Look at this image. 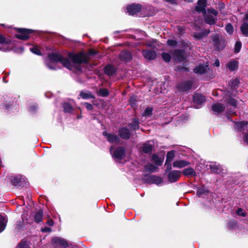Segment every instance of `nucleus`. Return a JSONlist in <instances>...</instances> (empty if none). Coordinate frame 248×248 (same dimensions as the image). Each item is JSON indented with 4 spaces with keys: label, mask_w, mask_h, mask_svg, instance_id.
I'll use <instances>...</instances> for the list:
<instances>
[{
    "label": "nucleus",
    "mask_w": 248,
    "mask_h": 248,
    "mask_svg": "<svg viewBox=\"0 0 248 248\" xmlns=\"http://www.w3.org/2000/svg\"><path fill=\"white\" fill-rule=\"evenodd\" d=\"M50 59L57 62H61L64 67L68 69L73 70L75 69L77 71L81 70L79 64L87 62V57L86 54L80 53L77 54L69 53L68 58L72 62H70L67 58H63L60 55L54 54L50 56Z\"/></svg>",
    "instance_id": "nucleus-1"
},
{
    "label": "nucleus",
    "mask_w": 248,
    "mask_h": 248,
    "mask_svg": "<svg viewBox=\"0 0 248 248\" xmlns=\"http://www.w3.org/2000/svg\"><path fill=\"white\" fill-rule=\"evenodd\" d=\"M217 12L213 9H209L207 13H205V21L206 23L210 25L214 24L216 23Z\"/></svg>",
    "instance_id": "nucleus-2"
},
{
    "label": "nucleus",
    "mask_w": 248,
    "mask_h": 248,
    "mask_svg": "<svg viewBox=\"0 0 248 248\" xmlns=\"http://www.w3.org/2000/svg\"><path fill=\"white\" fill-rule=\"evenodd\" d=\"M31 32V31L26 29L18 28L17 29V33L16 37L21 40H26L29 38V34Z\"/></svg>",
    "instance_id": "nucleus-3"
},
{
    "label": "nucleus",
    "mask_w": 248,
    "mask_h": 248,
    "mask_svg": "<svg viewBox=\"0 0 248 248\" xmlns=\"http://www.w3.org/2000/svg\"><path fill=\"white\" fill-rule=\"evenodd\" d=\"M127 13L130 15H134L141 10V6L139 4H132L126 8Z\"/></svg>",
    "instance_id": "nucleus-4"
},
{
    "label": "nucleus",
    "mask_w": 248,
    "mask_h": 248,
    "mask_svg": "<svg viewBox=\"0 0 248 248\" xmlns=\"http://www.w3.org/2000/svg\"><path fill=\"white\" fill-rule=\"evenodd\" d=\"M181 172L178 170H172L168 174V179L170 182L177 181L180 177Z\"/></svg>",
    "instance_id": "nucleus-5"
},
{
    "label": "nucleus",
    "mask_w": 248,
    "mask_h": 248,
    "mask_svg": "<svg viewBox=\"0 0 248 248\" xmlns=\"http://www.w3.org/2000/svg\"><path fill=\"white\" fill-rule=\"evenodd\" d=\"M213 41L214 45L216 46L217 50H220L224 47V42L219 40V37L218 35L213 36Z\"/></svg>",
    "instance_id": "nucleus-6"
},
{
    "label": "nucleus",
    "mask_w": 248,
    "mask_h": 248,
    "mask_svg": "<svg viewBox=\"0 0 248 248\" xmlns=\"http://www.w3.org/2000/svg\"><path fill=\"white\" fill-rule=\"evenodd\" d=\"M52 242L57 245H60L63 248L68 246L67 242L63 239L55 237L52 238Z\"/></svg>",
    "instance_id": "nucleus-7"
},
{
    "label": "nucleus",
    "mask_w": 248,
    "mask_h": 248,
    "mask_svg": "<svg viewBox=\"0 0 248 248\" xmlns=\"http://www.w3.org/2000/svg\"><path fill=\"white\" fill-rule=\"evenodd\" d=\"M205 101V97L201 94L195 93L193 95V102L197 104V108L202 105Z\"/></svg>",
    "instance_id": "nucleus-8"
},
{
    "label": "nucleus",
    "mask_w": 248,
    "mask_h": 248,
    "mask_svg": "<svg viewBox=\"0 0 248 248\" xmlns=\"http://www.w3.org/2000/svg\"><path fill=\"white\" fill-rule=\"evenodd\" d=\"M103 135L107 137L108 140L111 143H117L119 142V138L114 134H108L106 131L103 132Z\"/></svg>",
    "instance_id": "nucleus-9"
},
{
    "label": "nucleus",
    "mask_w": 248,
    "mask_h": 248,
    "mask_svg": "<svg viewBox=\"0 0 248 248\" xmlns=\"http://www.w3.org/2000/svg\"><path fill=\"white\" fill-rule=\"evenodd\" d=\"M190 164L189 162L183 160H176L173 163V166L174 168H183Z\"/></svg>",
    "instance_id": "nucleus-10"
},
{
    "label": "nucleus",
    "mask_w": 248,
    "mask_h": 248,
    "mask_svg": "<svg viewBox=\"0 0 248 248\" xmlns=\"http://www.w3.org/2000/svg\"><path fill=\"white\" fill-rule=\"evenodd\" d=\"M173 55L176 61L181 62L184 59V52L180 50L174 51Z\"/></svg>",
    "instance_id": "nucleus-11"
},
{
    "label": "nucleus",
    "mask_w": 248,
    "mask_h": 248,
    "mask_svg": "<svg viewBox=\"0 0 248 248\" xmlns=\"http://www.w3.org/2000/svg\"><path fill=\"white\" fill-rule=\"evenodd\" d=\"M212 109L215 113H219L225 109V107L220 103H217L213 105Z\"/></svg>",
    "instance_id": "nucleus-12"
},
{
    "label": "nucleus",
    "mask_w": 248,
    "mask_h": 248,
    "mask_svg": "<svg viewBox=\"0 0 248 248\" xmlns=\"http://www.w3.org/2000/svg\"><path fill=\"white\" fill-rule=\"evenodd\" d=\"M144 57L148 60H153L156 57V53L154 51L143 50Z\"/></svg>",
    "instance_id": "nucleus-13"
},
{
    "label": "nucleus",
    "mask_w": 248,
    "mask_h": 248,
    "mask_svg": "<svg viewBox=\"0 0 248 248\" xmlns=\"http://www.w3.org/2000/svg\"><path fill=\"white\" fill-rule=\"evenodd\" d=\"M206 3V0H199L198 1V5L196 7V10L198 12H205Z\"/></svg>",
    "instance_id": "nucleus-14"
},
{
    "label": "nucleus",
    "mask_w": 248,
    "mask_h": 248,
    "mask_svg": "<svg viewBox=\"0 0 248 248\" xmlns=\"http://www.w3.org/2000/svg\"><path fill=\"white\" fill-rule=\"evenodd\" d=\"M207 67V65H200L194 68V72L196 74H202L206 71Z\"/></svg>",
    "instance_id": "nucleus-15"
},
{
    "label": "nucleus",
    "mask_w": 248,
    "mask_h": 248,
    "mask_svg": "<svg viewBox=\"0 0 248 248\" xmlns=\"http://www.w3.org/2000/svg\"><path fill=\"white\" fill-rule=\"evenodd\" d=\"M124 153V148L122 147L118 148L113 153L114 157L119 159H121Z\"/></svg>",
    "instance_id": "nucleus-16"
},
{
    "label": "nucleus",
    "mask_w": 248,
    "mask_h": 248,
    "mask_svg": "<svg viewBox=\"0 0 248 248\" xmlns=\"http://www.w3.org/2000/svg\"><path fill=\"white\" fill-rule=\"evenodd\" d=\"M248 125V122H241L235 123V128L239 131H242Z\"/></svg>",
    "instance_id": "nucleus-17"
},
{
    "label": "nucleus",
    "mask_w": 248,
    "mask_h": 248,
    "mask_svg": "<svg viewBox=\"0 0 248 248\" xmlns=\"http://www.w3.org/2000/svg\"><path fill=\"white\" fill-rule=\"evenodd\" d=\"M119 135L122 138L127 139L130 136V133L128 129L123 128L119 130Z\"/></svg>",
    "instance_id": "nucleus-18"
},
{
    "label": "nucleus",
    "mask_w": 248,
    "mask_h": 248,
    "mask_svg": "<svg viewBox=\"0 0 248 248\" xmlns=\"http://www.w3.org/2000/svg\"><path fill=\"white\" fill-rule=\"evenodd\" d=\"M120 58L124 61H128L132 59L131 54L128 51H123L120 54Z\"/></svg>",
    "instance_id": "nucleus-19"
},
{
    "label": "nucleus",
    "mask_w": 248,
    "mask_h": 248,
    "mask_svg": "<svg viewBox=\"0 0 248 248\" xmlns=\"http://www.w3.org/2000/svg\"><path fill=\"white\" fill-rule=\"evenodd\" d=\"M43 211L40 210L35 213L34 215V219L36 222L39 223L41 222L43 220Z\"/></svg>",
    "instance_id": "nucleus-20"
},
{
    "label": "nucleus",
    "mask_w": 248,
    "mask_h": 248,
    "mask_svg": "<svg viewBox=\"0 0 248 248\" xmlns=\"http://www.w3.org/2000/svg\"><path fill=\"white\" fill-rule=\"evenodd\" d=\"M183 173L184 175L186 176H194L196 175L195 171L191 168H188L184 169L183 171Z\"/></svg>",
    "instance_id": "nucleus-21"
},
{
    "label": "nucleus",
    "mask_w": 248,
    "mask_h": 248,
    "mask_svg": "<svg viewBox=\"0 0 248 248\" xmlns=\"http://www.w3.org/2000/svg\"><path fill=\"white\" fill-rule=\"evenodd\" d=\"M80 96L83 99L94 98V96L89 91H81L80 93Z\"/></svg>",
    "instance_id": "nucleus-22"
},
{
    "label": "nucleus",
    "mask_w": 248,
    "mask_h": 248,
    "mask_svg": "<svg viewBox=\"0 0 248 248\" xmlns=\"http://www.w3.org/2000/svg\"><path fill=\"white\" fill-rule=\"evenodd\" d=\"M153 149V145L149 142H146L143 144L142 146V151L145 153H150Z\"/></svg>",
    "instance_id": "nucleus-23"
},
{
    "label": "nucleus",
    "mask_w": 248,
    "mask_h": 248,
    "mask_svg": "<svg viewBox=\"0 0 248 248\" xmlns=\"http://www.w3.org/2000/svg\"><path fill=\"white\" fill-rule=\"evenodd\" d=\"M227 67L230 70L234 71L238 67V62L235 61H231L228 63Z\"/></svg>",
    "instance_id": "nucleus-24"
},
{
    "label": "nucleus",
    "mask_w": 248,
    "mask_h": 248,
    "mask_svg": "<svg viewBox=\"0 0 248 248\" xmlns=\"http://www.w3.org/2000/svg\"><path fill=\"white\" fill-rule=\"evenodd\" d=\"M114 72V68L112 65H108L105 67V72L108 76L113 75Z\"/></svg>",
    "instance_id": "nucleus-25"
},
{
    "label": "nucleus",
    "mask_w": 248,
    "mask_h": 248,
    "mask_svg": "<svg viewBox=\"0 0 248 248\" xmlns=\"http://www.w3.org/2000/svg\"><path fill=\"white\" fill-rule=\"evenodd\" d=\"M191 87V83L190 82H187L184 83L183 85L180 86L179 90L182 91H186L190 89Z\"/></svg>",
    "instance_id": "nucleus-26"
},
{
    "label": "nucleus",
    "mask_w": 248,
    "mask_h": 248,
    "mask_svg": "<svg viewBox=\"0 0 248 248\" xmlns=\"http://www.w3.org/2000/svg\"><path fill=\"white\" fill-rule=\"evenodd\" d=\"M6 222V218L0 215V232L5 229Z\"/></svg>",
    "instance_id": "nucleus-27"
},
{
    "label": "nucleus",
    "mask_w": 248,
    "mask_h": 248,
    "mask_svg": "<svg viewBox=\"0 0 248 248\" xmlns=\"http://www.w3.org/2000/svg\"><path fill=\"white\" fill-rule=\"evenodd\" d=\"M174 152L173 151L169 152L167 155L166 164L170 163L174 157Z\"/></svg>",
    "instance_id": "nucleus-28"
},
{
    "label": "nucleus",
    "mask_w": 248,
    "mask_h": 248,
    "mask_svg": "<svg viewBox=\"0 0 248 248\" xmlns=\"http://www.w3.org/2000/svg\"><path fill=\"white\" fill-rule=\"evenodd\" d=\"M241 31L242 34L245 36H248V24L244 22L241 27Z\"/></svg>",
    "instance_id": "nucleus-29"
},
{
    "label": "nucleus",
    "mask_w": 248,
    "mask_h": 248,
    "mask_svg": "<svg viewBox=\"0 0 248 248\" xmlns=\"http://www.w3.org/2000/svg\"><path fill=\"white\" fill-rule=\"evenodd\" d=\"M209 33V30H205L201 33H195L194 34V37L197 39H202L204 36L207 35Z\"/></svg>",
    "instance_id": "nucleus-30"
},
{
    "label": "nucleus",
    "mask_w": 248,
    "mask_h": 248,
    "mask_svg": "<svg viewBox=\"0 0 248 248\" xmlns=\"http://www.w3.org/2000/svg\"><path fill=\"white\" fill-rule=\"evenodd\" d=\"M11 42L10 39L0 34V45H7Z\"/></svg>",
    "instance_id": "nucleus-31"
},
{
    "label": "nucleus",
    "mask_w": 248,
    "mask_h": 248,
    "mask_svg": "<svg viewBox=\"0 0 248 248\" xmlns=\"http://www.w3.org/2000/svg\"><path fill=\"white\" fill-rule=\"evenodd\" d=\"M153 160L155 163L157 165H161L163 161V157H159L156 155H153Z\"/></svg>",
    "instance_id": "nucleus-32"
},
{
    "label": "nucleus",
    "mask_w": 248,
    "mask_h": 248,
    "mask_svg": "<svg viewBox=\"0 0 248 248\" xmlns=\"http://www.w3.org/2000/svg\"><path fill=\"white\" fill-rule=\"evenodd\" d=\"M22 178L20 176L14 177L12 180L13 184L15 186H17L21 184Z\"/></svg>",
    "instance_id": "nucleus-33"
},
{
    "label": "nucleus",
    "mask_w": 248,
    "mask_h": 248,
    "mask_svg": "<svg viewBox=\"0 0 248 248\" xmlns=\"http://www.w3.org/2000/svg\"><path fill=\"white\" fill-rule=\"evenodd\" d=\"M212 172L214 173H219L221 171V168L217 165H213L210 167Z\"/></svg>",
    "instance_id": "nucleus-34"
},
{
    "label": "nucleus",
    "mask_w": 248,
    "mask_h": 248,
    "mask_svg": "<svg viewBox=\"0 0 248 248\" xmlns=\"http://www.w3.org/2000/svg\"><path fill=\"white\" fill-rule=\"evenodd\" d=\"M30 50L33 53L40 55H41V51L38 46H33L32 47L30 48Z\"/></svg>",
    "instance_id": "nucleus-35"
},
{
    "label": "nucleus",
    "mask_w": 248,
    "mask_h": 248,
    "mask_svg": "<svg viewBox=\"0 0 248 248\" xmlns=\"http://www.w3.org/2000/svg\"><path fill=\"white\" fill-rule=\"evenodd\" d=\"M98 94L100 96L105 97L108 95V92L107 89H102L99 91Z\"/></svg>",
    "instance_id": "nucleus-36"
},
{
    "label": "nucleus",
    "mask_w": 248,
    "mask_h": 248,
    "mask_svg": "<svg viewBox=\"0 0 248 248\" xmlns=\"http://www.w3.org/2000/svg\"><path fill=\"white\" fill-rule=\"evenodd\" d=\"M130 125L131 128L134 130L139 128V122L136 119L133 120L132 121V123Z\"/></svg>",
    "instance_id": "nucleus-37"
},
{
    "label": "nucleus",
    "mask_w": 248,
    "mask_h": 248,
    "mask_svg": "<svg viewBox=\"0 0 248 248\" xmlns=\"http://www.w3.org/2000/svg\"><path fill=\"white\" fill-rule=\"evenodd\" d=\"M152 108L148 107L145 110L143 115L144 116H150L152 114Z\"/></svg>",
    "instance_id": "nucleus-38"
},
{
    "label": "nucleus",
    "mask_w": 248,
    "mask_h": 248,
    "mask_svg": "<svg viewBox=\"0 0 248 248\" xmlns=\"http://www.w3.org/2000/svg\"><path fill=\"white\" fill-rule=\"evenodd\" d=\"M162 57L163 59L166 62H169L170 60V56L169 53H163L162 54Z\"/></svg>",
    "instance_id": "nucleus-39"
},
{
    "label": "nucleus",
    "mask_w": 248,
    "mask_h": 248,
    "mask_svg": "<svg viewBox=\"0 0 248 248\" xmlns=\"http://www.w3.org/2000/svg\"><path fill=\"white\" fill-rule=\"evenodd\" d=\"M241 48V43L239 41H237L235 44L234 51L238 53L240 51Z\"/></svg>",
    "instance_id": "nucleus-40"
},
{
    "label": "nucleus",
    "mask_w": 248,
    "mask_h": 248,
    "mask_svg": "<svg viewBox=\"0 0 248 248\" xmlns=\"http://www.w3.org/2000/svg\"><path fill=\"white\" fill-rule=\"evenodd\" d=\"M239 83V81L238 79H234L231 81L230 86L233 89H235V87L237 86Z\"/></svg>",
    "instance_id": "nucleus-41"
},
{
    "label": "nucleus",
    "mask_w": 248,
    "mask_h": 248,
    "mask_svg": "<svg viewBox=\"0 0 248 248\" xmlns=\"http://www.w3.org/2000/svg\"><path fill=\"white\" fill-rule=\"evenodd\" d=\"M228 103H229L230 105L232 106L233 107H236V101L232 98V97H230L228 101Z\"/></svg>",
    "instance_id": "nucleus-42"
},
{
    "label": "nucleus",
    "mask_w": 248,
    "mask_h": 248,
    "mask_svg": "<svg viewBox=\"0 0 248 248\" xmlns=\"http://www.w3.org/2000/svg\"><path fill=\"white\" fill-rule=\"evenodd\" d=\"M145 169L146 170H148L151 172H153L156 170V168L154 165H149L146 166Z\"/></svg>",
    "instance_id": "nucleus-43"
},
{
    "label": "nucleus",
    "mask_w": 248,
    "mask_h": 248,
    "mask_svg": "<svg viewBox=\"0 0 248 248\" xmlns=\"http://www.w3.org/2000/svg\"><path fill=\"white\" fill-rule=\"evenodd\" d=\"M63 107L65 111L69 112L72 110L71 106L67 103H64Z\"/></svg>",
    "instance_id": "nucleus-44"
},
{
    "label": "nucleus",
    "mask_w": 248,
    "mask_h": 248,
    "mask_svg": "<svg viewBox=\"0 0 248 248\" xmlns=\"http://www.w3.org/2000/svg\"><path fill=\"white\" fill-rule=\"evenodd\" d=\"M236 214L238 215L241 216L242 217H245L246 216V213L241 208H238L236 210Z\"/></svg>",
    "instance_id": "nucleus-45"
},
{
    "label": "nucleus",
    "mask_w": 248,
    "mask_h": 248,
    "mask_svg": "<svg viewBox=\"0 0 248 248\" xmlns=\"http://www.w3.org/2000/svg\"><path fill=\"white\" fill-rule=\"evenodd\" d=\"M226 30L230 34H231L233 32V27L231 24H228L226 26Z\"/></svg>",
    "instance_id": "nucleus-46"
},
{
    "label": "nucleus",
    "mask_w": 248,
    "mask_h": 248,
    "mask_svg": "<svg viewBox=\"0 0 248 248\" xmlns=\"http://www.w3.org/2000/svg\"><path fill=\"white\" fill-rule=\"evenodd\" d=\"M208 192V191L205 189L204 188H200L197 191V195L199 196H202L203 194Z\"/></svg>",
    "instance_id": "nucleus-47"
},
{
    "label": "nucleus",
    "mask_w": 248,
    "mask_h": 248,
    "mask_svg": "<svg viewBox=\"0 0 248 248\" xmlns=\"http://www.w3.org/2000/svg\"><path fill=\"white\" fill-rule=\"evenodd\" d=\"M167 44L170 46H175L177 44V42L173 40L169 39L167 41Z\"/></svg>",
    "instance_id": "nucleus-48"
},
{
    "label": "nucleus",
    "mask_w": 248,
    "mask_h": 248,
    "mask_svg": "<svg viewBox=\"0 0 248 248\" xmlns=\"http://www.w3.org/2000/svg\"><path fill=\"white\" fill-rule=\"evenodd\" d=\"M16 248H28V246L26 243L21 242L18 244Z\"/></svg>",
    "instance_id": "nucleus-49"
},
{
    "label": "nucleus",
    "mask_w": 248,
    "mask_h": 248,
    "mask_svg": "<svg viewBox=\"0 0 248 248\" xmlns=\"http://www.w3.org/2000/svg\"><path fill=\"white\" fill-rule=\"evenodd\" d=\"M41 231L42 232H50L51 231V229L49 227H46L42 229Z\"/></svg>",
    "instance_id": "nucleus-50"
},
{
    "label": "nucleus",
    "mask_w": 248,
    "mask_h": 248,
    "mask_svg": "<svg viewBox=\"0 0 248 248\" xmlns=\"http://www.w3.org/2000/svg\"><path fill=\"white\" fill-rule=\"evenodd\" d=\"M84 105L88 110H91L93 108L92 105L88 103H85Z\"/></svg>",
    "instance_id": "nucleus-51"
},
{
    "label": "nucleus",
    "mask_w": 248,
    "mask_h": 248,
    "mask_svg": "<svg viewBox=\"0 0 248 248\" xmlns=\"http://www.w3.org/2000/svg\"><path fill=\"white\" fill-rule=\"evenodd\" d=\"M46 224L49 226H52L54 224V222L52 219H49L46 222Z\"/></svg>",
    "instance_id": "nucleus-52"
},
{
    "label": "nucleus",
    "mask_w": 248,
    "mask_h": 248,
    "mask_svg": "<svg viewBox=\"0 0 248 248\" xmlns=\"http://www.w3.org/2000/svg\"><path fill=\"white\" fill-rule=\"evenodd\" d=\"M156 184H159L162 182V180L160 177H156L155 178V179L154 180Z\"/></svg>",
    "instance_id": "nucleus-53"
},
{
    "label": "nucleus",
    "mask_w": 248,
    "mask_h": 248,
    "mask_svg": "<svg viewBox=\"0 0 248 248\" xmlns=\"http://www.w3.org/2000/svg\"><path fill=\"white\" fill-rule=\"evenodd\" d=\"M244 140L247 144H248V133L245 134Z\"/></svg>",
    "instance_id": "nucleus-54"
},
{
    "label": "nucleus",
    "mask_w": 248,
    "mask_h": 248,
    "mask_svg": "<svg viewBox=\"0 0 248 248\" xmlns=\"http://www.w3.org/2000/svg\"><path fill=\"white\" fill-rule=\"evenodd\" d=\"M219 61L218 60H216L215 62V63H214V65L217 66V67H218L219 66Z\"/></svg>",
    "instance_id": "nucleus-55"
},
{
    "label": "nucleus",
    "mask_w": 248,
    "mask_h": 248,
    "mask_svg": "<svg viewBox=\"0 0 248 248\" xmlns=\"http://www.w3.org/2000/svg\"><path fill=\"white\" fill-rule=\"evenodd\" d=\"M248 20V13L246 15V16H245V18L244 19V21L245 22V21H247Z\"/></svg>",
    "instance_id": "nucleus-56"
},
{
    "label": "nucleus",
    "mask_w": 248,
    "mask_h": 248,
    "mask_svg": "<svg viewBox=\"0 0 248 248\" xmlns=\"http://www.w3.org/2000/svg\"><path fill=\"white\" fill-rule=\"evenodd\" d=\"M0 49L4 50V51H6L8 50V48L6 47L5 48H2L1 47H0Z\"/></svg>",
    "instance_id": "nucleus-57"
},
{
    "label": "nucleus",
    "mask_w": 248,
    "mask_h": 248,
    "mask_svg": "<svg viewBox=\"0 0 248 248\" xmlns=\"http://www.w3.org/2000/svg\"><path fill=\"white\" fill-rule=\"evenodd\" d=\"M132 100H133V98H131L130 99V103H131L132 105H133V104H132Z\"/></svg>",
    "instance_id": "nucleus-58"
},
{
    "label": "nucleus",
    "mask_w": 248,
    "mask_h": 248,
    "mask_svg": "<svg viewBox=\"0 0 248 248\" xmlns=\"http://www.w3.org/2000/svg\"><path fill=\"white\" fill-rule=\"evenodd\" d=\"M178 30H180V29H182V28H181V27H178ZM180 32H181V31H181V30H180Z\"/></svg>",
    "instance_id": "nucleus-59"
},
{
    "label": "nucleus",
    "mask_w": 248,
    "mask_h": 248,
    "mask_svg": "<svg viewBox=\"0 0 248 248\" xmlns=\"http://www.w3.org/2000/svg\"><path fill=\"white\" fill-rule=\"evenodd\" d=\"M47 66L50 68V69H53L52 67H50L49 65H47Z\"/></svg>",
    "instance_id": "nucleus-60"
},
{
    "label": "nucleus",
    "mask_w": 248,
    "mask_h": 248,
    "mask_svg": "<svg viewBox=\"0 0 248 248\" xmlns=\"http://www.w3.org/2000/svg\"><path fill=\"white\" fill-rule=\"evenodd\" d=\"M167 1H170V2H172V1L171 0H166Z\"/></svg>",
    "instance_id": "nucleus-61"
},
{
    "label": "nucleus",
    "mask_w": 248,
    "mask_h": 248,
    "mask_svg": "<svg viewBox=\"0 0 248 248\" xmlns=\"http://www.w3.org/2000/svg\"><path fill=\"white\" fill-rule=\"evenodd\" d=\"M111 150H112V148H110V152H111Z\"/></svg>",
    "instance_id": "nucleus-62"
},
{
    "label": "nucleus",
    "mask_w": 248,
    "mask_h": 248,
    "mask_svg": "<svg viewBox=\"0 0 248 248\" xmlns=\"http://www.w3.org/2000/svg\"><path fill=\"white\" fill-rule=\"evenodd\" d=\"M168 169H169V170L171 169V167H170V168H168Z\"/></svg>",
    "instance_id": "nucleus-63"
},
{
    "label": "nucleus",
    "mask_w": 248,
    "mask_h": 248,
    "mask_svg": "<svg viewBox=\"0 0 248 248\" xmlns=\"http://www.w3.org/2000/svg\"><path fill=\"white\" fill-rule=\"evenodd\" d=\"M189 1H190V0H188Z\"/></svg>",
    "instance_id": "nucleus-64"
}]
</instances>
